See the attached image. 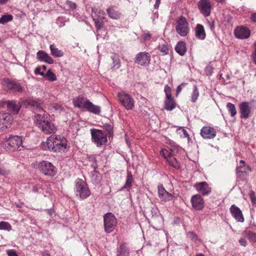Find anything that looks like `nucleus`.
<instances>
[{"label":"nucleus","mask_w":256,"mask_h":256,"mask_svg":"<svg viewBox=\"0 0 256 256\" xmlns=\"http://www.w3.org/2000/svg\"><path fill=\"white\" fill-rule=\"evenodd\" d=\"M28 104L32 107L34 112H38L34 116V122L36 126L40 128L50 120L48 118V114L43 110L40 102L37 100H30Z\"/></svg>","instance_id":"1"},{"label":"nucleus","mask_w":256,"mask_h":256,"mask_svg":"<svg viewBox=\"0 0 256 256\" xmlns=\"http://www.w3.org/2000/svg\"><path fill=\"white\" fill-rule=\"evenodd\" d=\"M46 144L50 150L55 152L64 151L66 148V141L60 136L52 135L47 139Z\"/></svg>","instance_id":"2"},{"label":"nucleus","mask_w":256,"mask_h":256,"mask_svg":"<svg viewBox=\"0 0 256 256\" xmlns=\"http://www.w3.org/2000/svg\"><path fill=\"white\" fill-rule=\"evenodd\" d=\"M22 138L21 136H12L8 138H5L2 142V147L8 150H14L22 146Z\"/></svg>","instance_id":"3"},{"label":"nucleus","mask_w":256,"mask_h":256,"mask_svg":"<svg viewBox=\"0 0 256 256\" xmlns=\"http://www.w3.org/2000/svg\"><path fill=\"white\" fill-rule=\"evenodd\" d=\"M75 192L76 196L81 199H85L90 195V190L86 183L81 179L78 178L75 182Z\"/></svg>","instance_id":"4"},{"label":"nucleus","mask_w":256,"mask_h":256,"mask_svg":"<svg viewBox=\"0 0 256 256\" xmlns=\"http://www.w3.org/2000/svg\"><path fill=\"white\" fill-rule=\"evenodd\" d=\"M90 133L92 142L94 143L97 146H100L106 143V136L102 130L94 128L91 129Z\"/></svg>","instance_id":"5"},{"label":"nucleus","mask_w":256,"mask_h":256,"mask_svg":"<svg viewBox=\"0 0 256 256\" xmlns=\"http://www.w3.org/2000/svg\"><path fill=\"white\" fill-rule=\"evenodd\" d=\"M176 30L182 36H186L189 32L190 28L188 23L184 16H181L177 20Z\"/></svg>","instance_id":"6"},{"label":"nucleus","mask_w":256,"mask_h":256,"mask_svg":"<svg viewBox=\"0 0 256 256\" xmlns=\"http://www.w3.org/2000/svg\"><path fill=\"white\" fill-rule=\"evenodd\" d=\"M104 230L107 233L112 232L117 224L116 217L112 213H107L104 216Z\"/></svg>","instance_id":"7"},{"label":"nucleus","mask_w":256,"mask_h":256,"mask_svg":"<svg viewBox=\"0 0 256 256\" xmlns=\"http://www.w3.org/2000/svg\"><path fill=\"white\" fill-rule=\"evenodd\" d=\"M160 154L174 168L177 169L180 168V166L176 158L174 157V150L162 149L160 151Z\"/></svg>","instance_id":"8"},{"label":"nucleus","mask_w":256,"mask_h":256,"mask_svg":"<svg viewBox=\"0 0 256 256\" xmlns=\"http://www.w3.org/2000/svg\"><path fill=\"white\" fill-rule=\"evenodd\" d=\"M38 168L44 175L54 176L56 174V170L53 164L47 161H42L38 164Z\"/></svg>","instance_id":"9"},{"label":"nucleus","mask_w":256,"mask_h":256,"mask_svg":"<svg viewBox=\"0 0 256 256\" xmlns=\"http://www.w3.org/2000/svg\"><path fill=\"white\" fill-rule=\"evenodd\" d=\"M118 98L120 102L126 110H132L134 108V99L129 94L120 92L118 94Z\"/></svg>","instance_id":"10"},{"label":"nucleus","mask_w":256,"mask_h":256,"mask_svg":"<svg viewBox=\"0 0 256 256\" xmlns=\"http://www.w3.org/2000/svg\"><path fill=\"white\" fill-rule=\"evenodd\" d=\"M2 86L6 90H11L14 92H22L23 90L22 87L17 82L15 81H10L8 79L4 80Z\"/></svg>","instance_id":"11"},{"label":"nucleus","mask_w":256,"mask_h":256,"mask_svg":"<svg viewBox=\"0 0 256 256\" xmlns=\"http://www.w3.org/2000/svg\"><path fill=\"white\" fill-rule=\"evenodd\" d=\"M13 120L10 114L0 112V130L4 131L10 127Z\"/></svg>","instance_id":"12"},{"label":"nucleus","mask_w":256,"mask_h":256,"mask_svg":"<svg viewBox=\"0 0 256 256\" xmlns=\"http://www.w3.org/2000/svg\"><path fill=\"white\" fill-rule=\"evenodd\" d=\"M198 6L201 14L205 17H208L210 14L212 6L208 0H200Z\"/></svg>","instance_id":"13"},{"label":"nucleus","mask_w":256,"mask_h":256,"mask_svg":"<svg viewBox=\"0 0 256 256\" xmlns=\"http://www.w3.org/2000/svg\"><path fill=\"white\" fill-rule=\"evenodd\" d=\"M234 34L237 38L246 39L250 36V30L245 26H239L234 29Z\"/></svg>","instance_id":"14"},{"label":"nucleus","mask_w":256,"mask_h":256,"mask_svg":"<svg viewBox=\"0 0 256 256\" xmlns=\"http://www.w3.org/2000/svg\"><path fill=\"white\" fill-rule=\"evenodd\" d=\"M150 54L146 52H141L136 54L134 62L142 66H146L150 64Z\"/></svg>","instance_id":"15"},{"label":"nucleus","mask_w":256,"mask_h":256,"mask_svg":"<svg viewBox=\"0 0 256 256\" xmlns=\"http://www.w3.org/2000/svg\"><path fill=\"white\" fill-rule=\"evenodd\" d=\"M192 208L196 210H200L204 208V200L200 194H195L191 198Z\"/></svg>","instance_id":"16"},{"label":"nucleus","mask_w":256,"mask_h":256,"mask_svg":"<svg viewBox=\"0 0 256 256\" xmlns=\"http://www.w3.org/2000/svg\"><path fill=\"white\" fill-rule=\"evenodd\" d=\"M239 108L240 117L244 119L248 118L251 112L250 103L247 102H242L239 104Z\"/></svg>","instance_id":"17"},{"label":"nucleus","mask_w":256,"mask_h":256,"mask_svg":"<svg viewBox=\"0 0 256 256\" xmlns=\"http://www.w3.org/2000/svg\"><path fill=\"white\" fill-rule=\"evenodd\" d=\"M216 130L210 126H204L200 130V134L204 138L211 139L216 136Z\"/></svg>","instance_id":"18"},{"label":"nucleus","mask_w":256,"mask_h":256,"mask_svg":"<svg viewBox=\"0 0 256 256\" xmlns=\"http://www.w3.org/2000/svg\"><path fill=\"white\" fill-rule=\"evenodd\" d=\"M194 187L198 192L204 196L208 195L211 192V188L205 182L196 183L194 184Z\"/></svg>","instance_id":"19"},{"label":"nucleus","mask_w":256,"mask_h":256,"mask_svg":"<svg viewBox=\"0 0 256 256\" xmlns=\"http://www.w3.org/2000/svg\"><path fill=\"white\" fill-rule=\"evenodd\" d=\"M230 212L232 216L238 222H244L242 210L233 204L230 208Z\"/></svg>","instance_id":"20"},{"label":"nucleus","mask_w":256,"mask_h":256,"mask_svg":"<svg viewBox=\"0 0 256 256\" xmlns=\"http://www.w3.org/2000/svg\"><path fill=\"white\" fill-rule=\"evenodd\" d=\"M4 102L6 104L8 110L13 114H17L21 108L19 102L14 100L6 101Z\"/></svg>","instance_id":"21"},{"label":"nucleus","mask_w":256,"mask_h":256,"mask_svg":"<svg viewBox=\"0 0 256 256\" xmlns=\"http://www.w3.org/2000/svg\"><path fill=\"white\" fill-rule=\"evenodd\" d=\"M158 196L162 202H168L172 198V194L168 192L162 186H158Z\"/></svg>","instance_id":"22"},{"label":"nucleus","mask_w":256,"mask_h":256,"mask_svg":"<svg viewBox=\"0 0 256 256\" xmlns=\"http://www.w3.org/2000/svg\"><path fill=\"white\" fill-rule=\"evenodd\" d=\"M40 129L45 134H50L54 133L56 131V128L54 124L49 120L44 124Z\"/></svg>","instance_id":"23"},{"label":"nucleus","mask_w":256,"mask_h":256,"mask_svg":"<svg viewBox=\"0 0 256 256\" xmlns=\"http://www.w3.org/2000/svg\"><path fill=\"white\" fill-rule=\"evenodd\" d=\"M196 37L200 40H204L206 38V34L204 26L201 24H197L195 28Z\"/></svg>","instance_id":"24"},{"label":"nucleus","mask_w":256,"mask_h":256,"mask_svg":"<svg viewBox=\"0 0 256 256\" xmlns=\"http://www.w3.org/2000/svg\"><path fill=\"white\" fill-rule=\"evenodd\" d=\"M88 102H89L88 99L82 96H78L74 100L73 103L76 107L85 108Z\"/></svg>","instance_id":"25"},{"label":"nucleus","mask_w":256,"mask_h":256,"mask_svg":"<svg viewBox=\"0 0 256 256\" xmlns=\"http://www.w3.org/2000/svg\"><path fill=\"white\" fill-rule=\"evenodd\" d=\"M37 57L41 61H44L48 64H52L54 62L52 58L48 54L42 50H39L37 52Z\"/></svg>","instance_id":"26"},{"label":"nucleus","mask_w":256,"mask_h":256,"mask_svg":"<svg viewBox=\"0 0 256 256\" xmlns=\"http://www.w3.org/2000/svg\"><path fill=\"white\" fill-rule=\"evenodd\" d=\"M106 12L109 17L112 19L118 20L120 18L121 16L120 12L114 6L107 8Z\"/></svg>","instance_id":"27"},{"label":"nucleus","mask_w":256,"mask_h":256,"mask_svg":"<svg viewBox=\"0 0 256 256\" xmlns=\"http://www.w3.org/2000/svg\"><path fill=\"white\" fill-rule=\"evenodd\" d=\"M98 9L96 8H92V17L94 22L95 26L98 29L102 28L104 26V24L100 22L98 19Z\"/></svg>","instance_id":"28"},{"label":"nucleus","mask_w":256,"mask_h":256,"mask_svg":"<svg viewBox=\"0 0 256 256\" xmlns=\"http://www.w3.org/2000/svg\"><path fill=\"white\" fill-rule=\"evenodd\" d=\"M176 106V104L172 97L166 98L164 101V108L168 111L172 110Z\"/></svg>","instance_id":"29"},{"label":"nucleus","mask_w":256,"mask_h":256,"mask_svg":"<svg viewBox=\"0 0 256 256\" xmlns=\"http://www.w3.org/2000/svg\"><path fill=\"white\" fill-rule=\"evenodd\" d=\"M86 109L90 112L94 114H99L100 112V108L99 106L94 105L90 100L87 102V105L86 106Z\"/></svg>","instance_id":"30"},{"label":"nucleus","mask_w":256,"mask_h":256,"mask_svg":"<svg viewBox=\"0 0 256 256\" xmlns=\"http://www.w3.org/2000/svg\"><path fill=\"white\" fill-rule=\"evenodd\" d=\"M176 51L180 56H184L186 51V44L184 42H178L175 47Z\"/></svg>","instance_id":"31"},{"label":"nucleus","mask_w":256,"mask_h":256,"mask_svg":"<svg viewBox=\"0 0 256 256\" xmlns=\"http://www.w3.org/2000/svg\"><path fill=\"white\" fill-rule=\"evenodd\" d=\"M110 58L112 61V68L113 70H116L119 68L120 66V62L118 56L116 54H113Z\"/></svg>","instance_id":"32"},{"label":"nucleus","mask_w":256,"mask_h":256,"mask_svg":"<svg viewBox=\"0 0 256 256\" xmlns=\"http://www.w3.org/2000/svg\"><path fill=\"white\" fill-rule=\"evenodd\" d=\"M51 54L55 58L62 57L64 56L62 50L58 49L54 44H51L50 46Z\"/></svg>","instance_id":"33"},{"label":"nucleus","mask_w":256,"mask_h":256,"mask_svg":"<svg viewBox=\"0 0 256 256\" xmlns=\"http://www.w3.org/2000/svg\"><path fill=\"white\" fill-rule=\"evenodd\" d=\"M158 48L163 54L165 55L168 54L170 48L166 42L162 40V42H160Z\"/></svg>","instance_id":"34"},{"label":"nucleus","mask_w":256,"mask_h":256,"mask_svg":"<svg viewBox=\"0 0 256 256\" xmlns=\"http://www.w3.org/2000/svg\"><path fill=\"white\" fill-rule=\"evenodd\" d=\"M132 182H133L132 176V174L130 173V172H127V176H126L125 185L122 188V189H130L132 186Z\"/></svg>","instance_id":"35"},{"label":"nucleus","mask_w":256,"mask_h":256,"mask_svg":"<svg viewBox=\"0 0 256 256\" xmlns=\"http://www.w3.org/2000/svg\"><path fill=\"white\" fill-rule=\"evenodd\" d=\"M128 250L124 244H121L118 252V256H128Z\"/></svg>","instance_id":"36"},{"label":"nucleus","mask_w":256,"mask_h":256,"mask_svg":"<svg viewBox=\"0 0 256 256\" xmlns=\"http://www.w3.org/2000/svg\"><path fill=\"white\" fill-rule=\"evenodd\" d=\"M10 173V171L7 168L6 164L0 160V175L6 176Z\"/></svg>","instance_id":"37"},{"label":"nucleus","mask_w":256,"mask_h":256,"mask_svg":"<svg viewBox=\"0 0 256 256\" xmlns=\"http://www.w3.org/2000/svg\"><path fill=\"white\" fill-rule=\"evenodd\" d=\"M226 108L230 113L231 116L234 117L236 115L237 112L234 104L231 102H228L226 104Z\"/></svg>","instance_id":"38"},{"label":"nucleus","mask_w":256,"mask_h":256,"mask_svg":"<svg viewBox=\"0 0 256 256\" xmlns=\"http://www.w3.org/2000/svg\"><path fill=\"white\" fill-rule=\"evenodd\" d=\"M13 16L11 14L4 15L0 18V24H6L8 22H11Z\"/></svg>","instance_id":"39"},{"label":"nucleus","mask_w":256,"mask_h":256,"mask_svg":"<svg viewBox=\"0 0 256 256\" xmlns=\"http://www.w3.org/2000/svg\"><path fill=\"white\" fill-rule=\"evenodd\" d=\"M11 230L12 226L8 222L4 221L0 222V230L10 231Z\"/></svg>","instance_id":"40"},{"label":"nucleus","mask_w":256,"mask_h":256,"mask_svg":"<svg viewBox=\"0 0 256 256\" xmlns=\"http://www.w3.org/2000/svg\"><path fill=\"white\" fill-rule=\"evenodd\" d=\"M198 96L199 92L197 86H194L193 92L192 96L191 101L194 103L196 102Z\"/></svg>","instance_id":"41"},{"label":"nucleus","mask_w":256,"mask_h":256,"mask_svg":"<svg viewBox=\"0 0 256 256\" xmlns=\"http://www.w3.org/2000/svg\"><path fill=\"white\" fill-rule=\"evenodd\" d=\"M44 77L47 78L48 80L50 82L56 80V74L52 72L50 70H48L46 74Z\"/></svg>","instance_id":"42"},{"label":"nucleus","mask_w":256,"mask_h":256,"mask_svg":"<svg viewBox=\"0 0 256 256\" xmlns=\"http://www.w3.org/2000/svg\"><path fill=\"white\" fill-rule=\"evenodd\" d=\"M44 184H46V182H42L40 180L36 182V184L32 188V192H38L40 189L42 188Z\"/></svg>","instance_id":"43"},{"label":"nucleus","mask_w":256,"mask_h":256,"mask_svg":"<svg viewBox=\"0 0 256 256\" xmlns=\"http://www.w3.org/2000/svg\"><path fill=\"white\" fill-rule=\"evenodd\" d=\"M248 238L252 242H256V234L248 232L246 234Z\"/></svg>","instance_id":"44"},{"label":"nucleus","mask_w":256,"mask_h":256,"mask_svg":"<svg viewBox=\"0 0 256 256\" xmlns=\"http://www.w3.org/2000/svg\"><path fill=\"white\" fill-rule=\"evenodd\" d=\"M164 91L166 95V98L172 97L171 94V88L169 86L166 85L164 86Z\"/></svg>","instance_id":"45"},{"label":"nucleus","mask_w":256,"mask_h":256,"mask_svg":"<svg viewBox=\"0 0 256 256\" xmlns=\"http://www.w3.org/2000/svg\"><path fill=\"white\" fill-rule=\"evenodd\" d=\"M249 196L252 203L254 204H256V196H255L254 192L251 191L249 194Z\"/></svg>","instance_id":"46"},{"label":"nucleus","mask_w":256,"mask_h":256,"mask_svg":"<svg viewBox=\"0 0 256 256\" xmlns=\"http://www.w3.org/2000/svg\"><path fill=\"white\" fill-rule=\"evenodd\" d=\"M53 108L58 112H60L64 110V108L62 106L58 104H54L53 106Z\"/></svg>","instance_id":"47"},{"label":"nucleus","mask_w":256,"mask_h":256,"mask_svg":"<svg viewBox=\"0 0 256 256\" xmlns=\"http://www.w3.org/2000/svg\"><path fill=\"white\" fill-rule=\"evenodd\" d=\"M104 128L110 134H112V127L110 124H105Z\"/></svg>","instance_id":"48"},{"label":"nucleus","mask_w":256,"mask_h":256,"mask_svg":"<svg viewBox=\"0 0 256 256\" xmlns=\"http://www.w3.org/2000/svg\"><path fill=\"white\" fill-rule=\"evenodd\" d=\"M8 256H18L16 252L14 250H6Z\"/></svg>","instance_id":"49"},{"label":"nucleus","mask_w":256,"mask_h":256,"mask_svg":"<svg viewBox=\"0 0 256 256\" xmlns=\"http://www.w3.org/2000/svg\"><path fill=\"white\" fill-rule=\"evenodd\" d=\"M41 68L38 67L34 70V72L36 74H40L42 76H44L45 73L44 72H40Z\"/></svg>","instance_id":"50"},{"label":"nucleus","mask_w":256,"mask_h":256,"mask_svg":"<svg viewBox=\"0 0 256 256\" xmlns=\"http://www.w3.org/2000/svg\"><path fill=\"white\" fill-rule=\"evenodd\" d=\"M66 4L68 6L72 9H74L76 8V4L71 1L67 0Z\"/></svg>","instance_id":"51"},{"label":"nucleus","mask_w":256,"mask_h":256,"mask_svg":"<svg viewBox=\"0 0 256 256\" xmlns=\"http://www.w3.org/2000/svg\"><path fill=\"white\" fill-rule=\"evenodd\" d=\"M92 166L93 168L94 169V170H93L92 174V175L93 176H96L97 177L98 176V172L96 170V168H97L98 166H97V164L96 163H94V164H92Z\"/></svg>","instance_id":"52"},{"label":"nucleus","mask_w":256,"mask_h":256,"mask_svg":"<svg viewBox=\"0 0 256 256\" xmlns=\"http://www.w3.org/2000/svg\"><path fill=\"white\" fill-rule=\"evenodd\" d=\"M239 242L241 246H246L248 244L246 240L244 238H241L239 240Z\"/></svg>","instance_id":"53"},{"label":"nucleus","mask_w":256,"mask_h":256,"mask_svg":"<svg viewBox=\"0 0 256 256\" xmlns=\"http://www.w3.org/2000/svg\"><path fill=\"white\" fill-rule=\"evenodd\" d=\"M151 38V34L149 33L144 34L142 36V38L144 41L149 40Z\"/></svg>","instance_id":"54"},{"label":"nucleus","mask_w":256,"mask_h":256,"mask_svg":"<svg viewBox=\"0 0 256 256\" xmlns=\"http://www.w3.org/2000/svg\"><path fill=\"white\" fill-rule=\"evenodd\" d=\"M97 14H98V18H102V19H104V17H101L102 15H104L105 14V12L102 11V10H98V12H97Z\"/></svg>","instance_id":"55"},{"label":"nucleus","mask_w":256,"mask_h":256,"mask_svg":"<svg viewBox=\"0 0 256 256\" xmlns=\"http://www.w3.org/2000/svg\"><path fill=\"white\" fill-rule=\"evenodd\" d=\"M245 172V169L242 166H240L236 168L237 172Z\"/></svg>","instance_id":"56"},{"label":"nucleus","mask_w":256,"mask_h":256,"mask_svg":"<svg viewBox=\"0 0 256 256\" xmlns=\"http://www.w3.org/2000/svg\"><path fill=\"white\" fill-rule=\"evenodd\" d=\"M252 56L254 63L256 64V48H255L254 52H252Z\"/></svg>","instance_id":"57"},{"label":"nucleus","mask_w":256,"mask_h":256,"mask_svg":"<svg viewBox=\"0 0 256 256\" xmlns=\"http://www.w3.org/2000/svg\"><path fill=\"white\" fill-rule=\"evenodd\" d=\"M180 130H182V134L184 137H188L189 136V134H188L187 131L185 129L180 128Z\"/></svg>","instance_id":"58"},{"label":"nucleus","mask_w":256,"mask_h":256,"mask_svg":"<svg viewBox=\"0 0 256 256\" xmlns=\"http://www.w3.org/2000/svg\"><path fill=\"white\" fill-rule=\"evenodd\" d=\"M182 86H184V84H182L178 86L176 88V94H178L179 92H180L182 90Z\"/></svg>","instance_id":"59"},{"label":"nucleus","mask_w":256,"mask_h":256,"mask_svg":"<svg viewBox=\"0 0 256 256\" xmlns=\"http://www.w3.org/2000/svg\"><path fill=\"white\" fill-rule=\"evenodd\" d=\"M210 29L212 30L214 28V22L212 21V22H208Z\"/></svg>","instance_id":"60"},{"label":"nucleus","mask_w":256,"mask_h":256,"mask_svg":"<svg viewBox=\"0 0 256 256\" xmlns=\"http://www.w3.org/2000/svg\"><path fill=\"white\" fill-rule=\"evenodd\" d=\"M250 18L254 22H256V12L252 14Z\"/></svg>","instance_id":"61"},{"label":"nucleus","mask_w":256,"mask_h":256,"mask_svg":"<svg viewBox=\"0 0 256 256\" xmlns=\"http://www.w3.org/2000/svg\"><path fill=\"white\" fill-rule=\"evenodd\" d=\"M8 0H0V4H5Z\"/></svg>","instance_id":"62"},{"label":"nucleus","mask_w":256,"mask_h":256,"mask_svg":"<svg viewBox=\"0 0 256 256\" xmlns=\"http://www.w3.org/2000/svg\"><path fill=\"white\" fill-rule=\"evenodd\" d=\"M41 68V70L42 69H43L44 70H46V66H42Z\"/></svg>","instance_id":"63"},{"label":"nucleus","mask_w":256,"mask_h":256,"mask_svg":"<svg viewBox=\"0 0 256 256\" xmlns=\"http://www.w3.org/2000/svg\"><path fill=\"white\" fill-rule=\"evenodd\" d=\"M196 256H204L203 254H198Z\"/></svg>","instance_id":"64"}]
</instances>
